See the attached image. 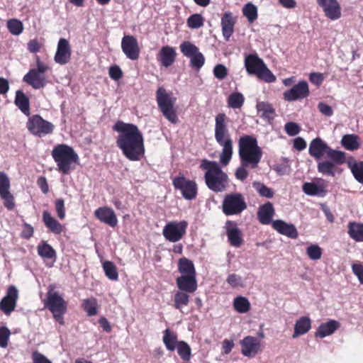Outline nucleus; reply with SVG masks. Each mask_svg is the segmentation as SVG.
<instances>
[{"mask_svg": "<svg viewBox=\"0 0 363 363\" xmlns=\"http://www.w3.org/2000/svg\"><path fill=\"white\" fill-rule=\"evenodd\" d=\"M113 130L118 133L116 145L130 161H140L145 155L143 133L136 125L118 121Z\"/></svg>", "mask_w": 363, "mask_h": 363, "instance_id": "f257e3e1", "label": "nucleus"}, {"mask_svg": "<svg viewBox=\"0 0 363 363\" xmlns=\"http://www.w3.org/2000/svg\"><path fill=\"white\" fill-rule=\"evenodd\" d=\"M199 167L205 172L204 179L209 189L216 192L225 190L227 174L222 170L217 162L203 159Z\"/></svg>", "mask_w": 363, "mask_h": 363, "instance_id": "f03ea898", "label": "nucleus"}, {"mask_svg": "<svg viewBox=\"0 0 363 363\" xmlns=\"http://www.w3.org/2000/svg\"><path fill=\"white\" fill-rule=\"evenodd\" d=\"M51 155L57 164V170L63 174H69L79 163V156L72 147L66 144L55 145Z\"/></svg>", "mask_w": 363, "mask_h": 363, "instance_id": "7ed1b4c3", "label": "nucleus"}, {"mask_svg": "<svg viewBox=\"0 0 363 363\" xmlns=\"http://www.w3.org/2000/svg\"><path fill=\"white\" fill-rule=\"evenodd\" d=\"M239 153L242 164L255 168L259 162L262 152L257 140L250 136L242 138L239 143Z\"/></svg>", "mask_w": 363, "mask_h": 363, "instance_id": "20e7f679", "label": "nucleus"}, {"mask_svg": "<svg viewBox=\"0 0 363 363\" xmlns=\"http://www.w3.org/2000/svg\"><path fill=\"white\" fill-rule=\"evenodd\" d=\"M177 99L168 93L163 86L156 91V101L158 108L166 119L173 124L179 121L177 109L174 107Z\"/></svg>", "mask_w": 363, "mask_h": 363, "instance_id": "39448f33", "label": "nucleus"}, {"mask_svg": "<svg viewBox=\"0 0 363 363\" xmlns=\"http://www.w3.org/2000/svg\"><path fill=\"white\" fill-rule=\"evenodd\" d=\"M245 65L249 74L255 75L261 80L271 83L275 82L277 79L276 77L268 69L264 61L256 54L246 56Z\"/></svg>", "mask_w": 363, "mask_h": 363, "instance_id": "423d86ee", "label": "nucleus"}, {"mask_svg": "<svg viewBox=\"0 0 363 363\" xmlns=\"http://www.w3.org/2000/svg\"><path fill=\"white\" fill-rule=\"evenodd\" d=\"M49 67L40 60L39 57H36V68L31 69L24 75L23 82L31 86L33 89H38L43 88L47 84L45 72Z\"/></svg>", "mask_w": 363, "mask_h": 363, "instance_id": "0eeeda50", "label": "nucleus"}, {"mask_svg": "<svg viewBox=\"0 0 363 363\" xmlns=\"http://www.w3.org/2000/svg\"><path fill=\"white\" fill-rule=\"evenodd\" d=\"M187 228L188 223L186 220L171 221L163 228L162 235L167 240L177 242L186 235Z\"/></svg>", "mask_w": 363, "mask_h": 363, "instance_id": "6e6552de", "label": "nucleus"}, {"mask_svg": "<svg viewBox=\"0 0 363 363\" xmlns=\"http://www.w3.org/2000/svg\"><path fill=\"white\" fill-rule=\"evenodd\" d=\"M27 128L33 135L41 137L51 134L54 130V125L44 120L40 115H33L28 118Z\"/></svg>", "mask_w": 363, "mask_h": 363, "instance_id": "1a4fd4ad", "label": "nucleus"}, {"mask_svg": "<svg viewBox=\"0 0 363 363\" xmlns=\"http://www.w3.org/2000/svg\"><path fill=\"white\" fill-rule=\"evenodd\" d=\"M172 184L175 189L181 191L182 195L186 200H192L197 196L196 183L193 180L187 179L183 175L174 177L172 180Z\"/></svg>", "mask_w": 363, "mask_h": 363, "instance_id": "9d476101", "label": "nucleus"}, {"mask_svg": "<svg viewBox=\"0 0 363 363\" xmlns=\"http://www.w3.org/2000/svg\"><path fill=\"white\" fill-rule=\"evenodd\" d=\"M225 113H219L216 118L215 137L217 142L223 146V151L220 155V163L227 165V138L225 137Z\"/></svg>", "mask_w": 363, "mask_h": 363, "instance_id": "9b49d317", "label": "nucleus"}, {"mask_svg": "<svg viewBox=\"0 0 363 363\" xmlns=\"http://www.w3.org/2000/svg\"><path fill=\"white\" fill-rule=\"evenodd\" d=\"M241 354L246 357L253 358L262 350L261 340L254 336L247 335L240 341Z\"/></svg>", "mask_w": 363, "mask_h": 363, "instance_id": "f8f14e48", "label": "nucleus"}, {"mask_svg": "<svg viewBox=\"0 0 363 363\" xmlns=\"http://www.w3.org/2000/svg\"><path fill=\"white\" fill-rule=\"evenodd\" d=\"M53 289L54 286H49L45 306L48 308L52 313L67 311V302L57 292L53 291Z\"/></svg>", "mask_w": 363, "mask_h": 363, "instance_id": "ddd939ff", "label": "nucleus"}, {"mask_svg": "<svg viewBox=\"0 0 363 363\" xmlns=\"http://www.w3.org/2000/svg\"><path fill=\"white\" fill-rule=\"evenodd\" d=\"M0 197L8 210L13 209L15 206L14 197L10 192V181L4 172H0Z\"/></svg>", "mask_w": 363, "mask_h": 363, "instance_id": "4468645a", "label": "nucleus"}, {"mask_svg": "<svg viewBox=\"0 0 363 363\" xmlns=\"http://www.w3.org/2000/svg\"><path fill=\"white\" fill-rule=\"evenodd\" d=\"M18 298V292L16 286H9L5 296L0 301V310L6 315H10L16 308Z\"/></svg>", "mask_w": 363, "mask_h": 363, "instance_id": "2eb2a0df", "label": "nucleus"}, {"mask_svg": "<svg viewBox=\"0 0 363 363\" xmlns=\"http://www.w3.org/2000/svg\"><path fill=\"white\" fill-rule=\"evenodd\" d=\"M310 94L308 84L306 81H301L291 89L284 92V99L287 101H294L306 98Z\"/></svg>", "mask_w": 363, "mask_h": 363, "instance_id": "dca6fc26", "label": "nucleus"}, {"mask_svg": "<svg viewBox=\"0 0 363 363\" xmlns=\"http://www.w3.org/2000/svg\"><path fill=\"white\" fill-rule=\"evenodd\" d=\"M318 5L323 9L325 16L331 21L341 17V6L337 0H316Z\"/></svg>", "mask_w": 363, "mask_h": 363, "instance_id": "f3484780", "label": "nucleus"}, {"mask_svg": "<svg viewBox=\"0 0 363 363\" xmlns=\"http://www.w3.org/2000/svg\"><path fill=\"white\" fill-rule=\"evenodd\" d=\"M121 48L125 56L136 60L140 56V48L137 39L133 35H125L121 40Z\"/></svg>", "mask_w": 363, "mask_h": 363, "instance_id": "a211bd4d", "label": "nucleus"}, {"mask_svg": "<svg viewBox=\"0 0 363 363\" xmlns=\"http://www.w3.org/2000/svg\"><path fill=\"white\" fill-rule=\"evenodd\" d=\"M72 49L69 41L65 38H60L54 56L55 62L61 65H66L70 61Z\"/></svg>", "mask_w": 363, "mask_h": 363, "instance_id": "6ab92c4d", "label": "nucleus"}, {"mask_svg": "<svg viewBox=\"0 0 363 363\" xmlns=\"http://www.w3.org/2000/svg\"><path fill=\"white\" fill-rule=\"evenodd\" d=\"M94 216L101 222L115 228L118 224V219L114 211L108 206L98 208L94 211Z\"/></svg>", "mask_w": 363, "mask_h": 363, "instance_id": "aec40b11", "label": "nucleus"}, {"mask_svg": "<svg viewBox=\"0 0 363 363\" xmlns=\"http://www.w3.org/2000/svg\"><path fill=\"white\" fill-rule=\"evenodd\" d=\"M327 184L324 179H317L314 182H306L303 184V191L308 196H324Z\"/></svg>", "mask_w": 363, "mask_h": 363, "instance_id": "412c9836", "label": "nucleus"}, {"mask_svg": "<svg viewBox=\"0 0 363 363\" xmlns=\"http://www.w3.org/2000/svg\"><path fill=\"white\" fill-rule=\"evenodd\" d=\"M176 56L177 52L175 49L173 47L166 45L160 49L157 55V60L162 66L169 67L174 63Z\"/></svg>", "mask_w": 363, "mask_h": 363, "instance_id": "4be33fe9", "label": "nucleus"}, {"mask_svg": "<svg viewBox=\"0 0 363 363\" xmlns=\"http://www.w3.org/2000/svg\"><path fill=\"white\" fill-rule=\"evenodd\" d=\"M247 208L240 194H228V215L239 214Z\"/></svg>", "mask_w": 363, "mask_h": 363, "instance_id": "5701e85b", "label": "nucleus"}, {"mask_svg": "<svg viewBox=\"0 0 363 363\" xmlns=\"http://www.w3.org/2000/svg\"><path fill=\"white\" fill-rule=\"evenodd\" d=\"M177 286L181 291L194 293L198 287L196 276H180L176 279Z\"/></svg>", "mask_w": 363, "mask_h": 363, "instance_id": "b1692460", "label": "nucleus"}, {"mask_svg": "<svg viewBox=\"0 0 363 363\" xmlns=\"http://www.w3.org/2000/svg\"><path fill=\"white\" fill-rule=\"evenodd\" d=\"M43 222L48 230L55 235L61 234L65 227L58 220H57L51 213L48 211L43 212Z\"/></svg>", "mask_w": 363, "mask_h": 363, "instance_id": "393cba45", "label": "nucleus"}, {"mask_svg": "<svg viewBox=\"0 0 363 363\" xmlns=\"http://www.w3.org/2000/svg\"><path fill=\"white\" fill-rule=\"evenodd\" d=\"M329 146L320 138L313 139L309 145V154L315 159H320L324 154L326 155Z\"/></svg>", "mask_w": 363, "mask_h": 363, "instance_id": "a878e982", "label": "nucleus"}, {"mask_svg": "<svg viewBox=\"0 0 363 363\" xmlns=\"http://www.w3.org/2000/svg\"><path fill=\"white\" fill-rule=\"evenodd\" d=\"M340 326L339 322L335 320H330L325 323H321L315 333L316 337L324 338L327 336L333 335Z\"/></svg>", "mask_w": 363, "mask_h": 363, "instance_id": "bb28decb", "label": "nucleus"}, {"mask_svg": "<svg viewBox=\"0 0 363 363\" xmlns=\"http://www.w3.org/2000/svg\"><path fill=\"white\" fill-rule=\"evenodd\" d=\"M272 227L279 233L289 238L298 237V232L293 224L286 223L281 220H276L272 222Z\"/></svg>", "mask_w": 363, "mask_h": 363, "instance_id": "cd10ccee", "label": "nucleus"}, {"mask_svg": "<svg viewBox=\"0 0 363 363\" xmlns=\"http://www.w3.org/2000/svg\"><path fill=\"white\" fill-rule=\"evenodd\" d=\"M311 328V320L308 316H301L298 318L294 324L293 338L306 334Z\"/></svg>", "mask_w": 363, "mask_h": 363, "instance_id": "c85d7f7f", "label": "nucleus"}, {"mask_svg": "<svg viewBox=\"0 0 363 363\" xmlns=\"http://www.w3.org/2000/svg\"><path fill=\"white\" fill-rule=\"evenodd\" d=\"M274 214L273 205L268 202L262 206L258 211L257 216L261 223L267 225L271 223Z\"/></svg>", "mask_w": 363, "mask_h": 363, "instance_id": "c756f323", "label": "nucleus"}, {"mask_svg": "<svg viewBox=\"0 0 363 363\" xmlns=\"http://www.w3.org/2000/svg\"><path fill=\"white\" fill-rule=\"evenodd\" d=\"M228 242L234 247H240L244 242L242 231L237 227L228 224Z\"/></svg>", "mask_w": 363, "mask_h": 363, "instance_id": "7c9ffc66", "label": "nucleus"}, {"mask_svg": "<svg viewBox=\"0 0 363 363\" xmlns=\"http://www.w3.org/2000/svg\"><path fill=\"white\" fill-rule=\"evenodd\" d=\"M16 106L26 116L30 114V101L28 97L21 90H18L16 92L15 96Z\"/></svg>", "mask_w": 363, "mask_h": 363, "instance_id": "2f4dec72", "label": "nucleus"}, {"mask_svg": "<svg viewBox=\"0 0 363 363\" xmlns=\"http://www.w3.org/2000/svg\"><path fill=\"white\" fill-rule=\"evenodd\" d=\"M178 271L182 276H196V272L193 262L186 257H182L179 259Z\"/></svg>", "mask_w": 363, "mask_h": 363, "instance_id": "473e14b6", "label": "nucleus"}, {"mask_svg": "<svg viewBox=\"0 0 363 363\" xmlns=\"http://www.w3.org/2000/svg\"><path fill=\"white\" fill-rule=\"evenodd\" d=\"M257 110L260 116L267 119L268 121H272L276 115L272 105L268 102H258L257 104Z\"/></svg>", "mask_w": 363, "mask_h": 363, "instance_id": "72a5a7b5", "label": "nucleus"}, {"mask_svg": "<svg viewBox=\"0 0 363 363\" xmlns=\"http://www.w3.org/2000/svg\"><path fill=\"white\" fill-rule=\"evenodd\" d=\"M349 236L356 242H363V223L350 222L348 224Z\"/></svg>", "mask_w": 363, "mask_h": 363, "instance_id": "f704fd0d", "label": "nucleus"}, {"mask_svg": "<svg viewBox=\"0 0 363 363\" xmlns=\"http://www.w3.org/2000/svg\"><path fill=\"white\" fill-rule=\"evenodd\" d=\"M317 168L318 172L325 176L335 177L336 173L340 172L336 167V165L328 160L318 162Z\"/></svg>", "mask_w": 363, "mask_h": 363, "instance_id": "c9c22d12", "label": "nucleus"}, {"mask_svg": "<svg viewBox=\"0 0 363 363\" xmlns=\"http://www.w3.org/2000/svg\"><path fill=\"white\" fill-rule=\"evenodd\" d=\"M342 145L347 150L354 151L360 147L359 137L354 134L345 135L341 140Z\"/></svg>", "mask_w": 363, "mask_h": 363, "instance_id": "e433bc0d", "label": "nucleus"}, {"mask_svg": "<svg viewBox=\"0 0 363 363\" xmlns=\"http://www.w3.org/2000/svg\"><path fill=\"white\" fill-rule=\"evenodd\" d=\"M38 254L43 259H55L56 252L47 242L42 241L37 247Z\"/></svg>", "mask_w": 363, "mask_h": 363, "instance_id": "4c0bfd02", "label": "nucleus"}, {"mask_svg": "<svg viewBox=\"0 0 363 363\" xmlns=\"http://www.w3.org/2000/svg\"><path fill=\"white\" fill-rule=\"evenodd\" d=\"M163 342L169 351H174L179 341L177 340V334L167 328L164 331Z\"/></svg>", "mask_w": 363, "mask_h": 363, "instance_id": "58836bf2", "label": "nucleus"}, {"mask_svg": "<svg viewBox=\"0 0 363 363\" xmlns=\"http://www.w3.org/2000/svg\"><path fill=\"white\" fill-rule=\"evenodd\" d=\"M189 293L178 291L174 295V307L179 311H182V308L184 306H186L189 305L190 301V296L189 295Z\"/></svg>", "mask_w": 363, "mask_h": 363, "instance_id": "ea45409f", "label": "nucleus"}, {"mask_svg": "<svg viewBox=\"0 0 363 363\" xmlns=\"http://www.w3.org/2000/svg\"><path fill=\"white\" fill-rule=\"evenodd\" d=\"M349 168L357 181L363 184V162L350 160L347 162Z\"/></svg>", "mask_w": 363, "mask_h": 363, "instance_id": "a19ab883", "label": "nucleus"}, {"mask_svg": "<svg viewBox=\"0 0 363 363\" xmlns=\"http://www.w3.org/2000/svg\"><path fill=\"white\" fill-rule=\"evenodd\" d=\"M82 308L88 316H94L98 313L99 305L96 298L91 297L83 300Z\"/></svg>", "mask_w": 363, "mask_h": 363, "instance_id": "79ce46f5", "label": "nucleus"}, {"mask_svg": "<svg viewBox=\"0 0 363 363\" xmlns=\"http://www.w3.org/2000/svg\"><path fill=\"white\" fill-rule=\"evenodd\" d=\"M235 310L240 313H247L250 309V303L248 299L244 296L236 297L233 302Z\"/></svg>", "mask_w": 363, "mask_h": 363, "instance_id": "37998d69", "label": "nucleus"}, {"mask_svg": "<svg viewBox=\"0 0 363 363\" xmlns=\"http://www.w3.org/2000/svg\"><path fill=\"white\" fill-rule=\"evenodd\" d=\"M327 157L330 160L329 161L334 163L335 165H340L345 162V153L340 150H333L329 147L328 150L326 153Z\"/></svg>", "mask_w": 363, "mask_h": 363, "instance_id": "c03bdc74", "label": "nucleus"}, {"mask_svg": "<svg viewBox=\"0 0 363 363\" xmlns=\"http://www.w3.org/2000/svg\"><path fill=\"white\" fill-rule=\"evenodd\" d=\"M103 269L105 275L111 280L116 281L118 279V273L116 265L111 261H105L103 263Z\"/></svg>", "mask_w": 363, "mask_h": 363, "instance_id": "a18cd8bd", "label": "nucleus"}, {"mask_svg": "<svg viewBox=\"0 0 363 363\" xmlns=\"http://www.w3.org/2000/svg\"><path fill=\"white\" fill-rule=\"evenodd\" d=\"M181 52L186 57H191L199 52V48L189 41L183 42L180 46Z\"/></svg>", "mask_w": 363, "mask_h": 363, "instance_id": "49530a36", "label": "nucleus"}, {"mask_svg": "<svg viewBox=\"0 0 363 363\" xmlns=\"http://www.w3.org/2000/svg\"><path fill=\"white\" fill-rule=\"evenodd\" d=\"M243 15L250 23L254 22L257 18V8L252 3H247L242 9Z\"/></svg>", "mask_w": 363, "mask_h": 363, "instance_id": "de8ad7c7", "label": "nucleus"}, {"mask_svg": "<svg viewBox=\"0 0 363 363\" xmlns=\"http://www.w3.org/2000/svg\"><path fill=\"white\" fill-rule=\"evenodd\" d=\"M177 353L184 361H189L191 357V350L190 346L184 341H179V345L176 347Z\"/></svg>", "mask_w": 363, "mask_h": 363, "instance_id": "09e8293b", "label": "nucleus"}, {"mask_svg": "<svg viewBox=\"0 0 363 363\" xmlns=\"http://www.w3.org/2000/svg\"><path fill=\"white\" fill-rule=\"evenodd\" d=\"M306 253L311 260H318L321 258L323 250L317 244H311L306 249Z\"/></svg>", "mask_w": 363, "mask_h": 363, "instance_id": "8fccbe9b", "label": "nucleus"}, {"mask_svg": "<svg viewBox=\"0 0 363 363\" xmlns=\"http://www.w3.org/2000/svg\"><path fill=\"white\" fill-rule=\"evenodd\" d=\"M7 28L11 34L18 35L23 30V25L21 21L13 18L7 21Z\"/></svg>", "mask_w": 363, "mask_h": 363, "instance_id": "3c124183", "label": "nucleus"}, {"mask_svg": "<svg viewBox=\"0 0 363 363\" xmlns=\"http://www.w3.org/2000/svg\"><path fill=\"white\" fill-rule=\"evenodd\" d=\"M244 96L239 92L231 94L228 96V106L233 108H240L244 103Z\"/></svg>", "mask_w": 363, "mask_h": 363, "instance_id": "603ef678", "label": "nucleus"}, {"mask_svg": "<svg viewBox=\"0 0 363 363\" xmlns=\"http://www.w3.org/2000/svg\"><path fill=\"white\" fill-rule=\"evenodd\" d=\"M204 18L199 13L191 15L187 19V26L192 29H197L203 26Z\"/></svg>", "mask_w": 363, "mask_h": 363, "instance_id": "864d4df0", "label": "nucleus"}, {"mask_svg": "<svg viewBox=\"0 0 363 363\" xmlns=\"http://www.w3.org/2000/svg\"><path fill=\"white\" fill-rule=\"evenodd\" d=\"M205 57L203 55L199 52L191 57H190V66L199 71L204 65Z\"/></svg>", "mask_w": 363, "mask_h": 363, "instance_id": "5fc2aeb1", "label": "nucleus"}, {"mask_svg": "<svg viewBox=\"0 0 363 363\" xmlns=\"http://www.w3.org/2000/svg\"><path fill=\"white\" fill-rule=\"evenodd\" d=\"M253 187L262 196L270 199L274 196V191L260 182H254Z\"/></svg>", "mask_w": 363, "mask_h": 363, "instance_id": "6e6d98bb", "label": "nucleus"}, {"mask_svg": "<svg viewBox=\"0 0 363 363\" xmlns=\"http://www.w3.org/2000/svg\"><path fill=\"white\" fill-rule=\"evenodd\" d=\"M228 284L233 287H243L245 281L241 276L232 274L228 275Z\"/></svg>", "mask_w": 363, "mask_h": 363, "instance_id": "4d7b16f0", "label": "nucleus"}, {"mask_svg": "<svg viewBox=\"0 0 363 363\" xmlns=\"http://www.w3.org/2000/svg\"><path fill=\"white\" fill-rule=\"evenodd\" d=\"M55 207L57 212V217L60 220H63L65 218V201L62 199H58L55 201Z\"/></svg>", "mask_w": 363, "mask_h": 363, "instance_id": "13d9d810", "label": "nucleus"}, {"mask_svg": "<svg viewBox=\"0 0 363 363\" xmlns=\"http://www.w3.org/2000/svg\"><path fill=\"white\" fill-rule=\"evenodd\" d=\"M10 334V330L6 327H0V347L4 348L7 347Z\"/></svg>", "mask_w": 363, "mask_h": 363, "instance_id": "bf43d9fd", "label": "nucleus"}, {"mask_svg": "<svg viewBox=\"0 0 363 363\" xmlns=\"http://www.w3.org/2000/svg\"><path fill=\"white\" fill-rule=\"evenodd\" d=\"M285 131L289 135L294 136L299 133L300 127L299 125L294 122L287 123L284 127Z\"/></svg>", "mask_w": 363, "mask_h": 363, "instance_id": "052dcab7", "label": "nucleus"}, {"mask_svg": "<svg viewBox=\"0 0 363 363\" xmlns=\"http://www.w3.org/2000/svg\"><path fill=\"white\" fill-rule=\"evenodd\" d=\"M352 271L357 277L360 284H363V266L360 263H354L352 265Z\"/></svg>", "mask_w": 363, "mask_h": 363, "instance_id": "680f3d73", "label": "nucleus"}, {"mask_svg": "<svg viewBox=\"0 0 363 363\" xmlns=\"http://www.w3.org/2000/svg\"><path fill=\"white\" fill-rule=\"evenodd\" d=\"M214 76L219 79H223L227 75V69L223 65H217L213 69Z\"/></svg>", "mask_w": 363, "mask_h": 363, "instance_id": "e2e57ef3", "label": "nucleus"}, {"mask_svg": "<svg viewBox=\"0 0 363 363\" xmlns=\"http://www.w3.org/2000/svg\"><path fill=\"white\" fill-rule=\"evenodd\" d=\"M108 74L110 77L113 80H118L123 76V72L121 68L117 65L111 66L109 68Z\"/></svg>", "mask_w": 363, "mask_h": 363, "instance_id": "0e129e2a", "label": "nucleus"}, {"mask_svg": "<svg viewBox=\"0 0 363 363\" xmlns=\"http://www.w3.org/2000/svg\"><path fill=\"white\" fill-rule=\"evenodd\" d=\"M32 359L33 363H52L45 355L38 351L32 353Z\"/></svg>", "mask_w": 363, "mask_h": 363, "instance_id": "69168bd1", "label": "nucleus"}, {"mask_svg": "<svg viewBox=\"0 0 363 363\" xmlns=\"http://www.w3.org/2000/svg\"><path fill=\"white\" fill-rule=\"evenodd\" d=\"M33 233L34 229L31 225L25 223L23 224V229L21 232V236L24 239L28 240L33 235Z\"/></svg>", "mask_w": 363, "mask_h": 363, "instance_id": "338daca9", "label": "nucleus"}, {"mask_svg": "<svg viewBox=\"0 0 363 363\" xmlns=\"http://www.w3.org/2000/svg\"><path fill=\"white\" fill-rule=\"evenodd\" d=\"M318 108L322 114L326 116H331L333 114L332 108L323 102L318 103Z\"/></svg>", "mask_w": 363, "mask_h": 363, "instance_id": "774afa93", "label": "nucleus"}]
</instances>
